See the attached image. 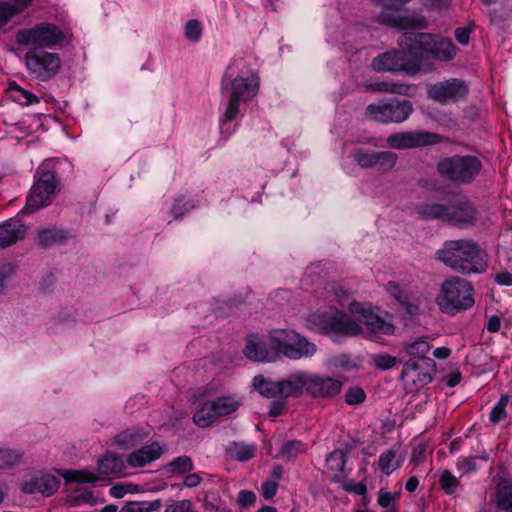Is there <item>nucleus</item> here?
Masks as SVG:
<instances>
[{"label": "nucleus", "mask_w": 512, "mask_h": 512, "mask_svg": "<svg viewBox=\"0 0 512 512\" xmlns=\"http://www.w3.org/2000/svg\"><path fill=\"white\" fill-rule=\"evenodd\" d=\"M211 401L204 402L193 414V422L200 428H207L216 422L219 417Z\"/></svg>", "instance_id": "obj_32"}, {"label": "nucleus", "mask_w": 512, "mask_h": 512, "mask_svg": "<svg viewBox=\"0 0 512 512\" xmlns=\"http://www.w3.org/2000/svg\"><path fill=\"white\" fill-rule=\"evenodd\" d=\"M202 481V477L199 473H187L184 477L182 486L185 488H195Z\"/></svg>", "instance_id": "obj_61"}, {"label": "nucleus", "mask_w": 512, "mask_h": 512, "mask_svg": "<svg viewBox=\"0 0 512 512\" xmlns=\"http://www.w3.org/2000/svg\"><path fill=\"white\" fill-rule=\"evenodd\" d=\"M342 387V382L331 378L311 374L307 371V394L313 397H333Z\"/></svg>", "instance_id": "obj_19"}, {"label": "nucleus", "mask_w": 512, "mask_h": 512, "mask_svg": "<svg viewBox=\"0 0 512 512\" xmlns=\"http://www.w3.org/2000/svg\"><path fill=\"white\" fill-rule=\"evenodd\" d=\"M366 87L371 89L372 91L378 92H388L400 95L408 94L410 90V86L403 83H394V82H371L366 84Z\"/></svg>", "instance_id": "obj_36"}, {"label": "nucleus", "mask_w": 512, "mask_h": 512, "mask_svg": "<svg viewBox=\"0 0 512 512\" xmlns=\"http://www.w3.org/2000/svg\"><path fill=\"white\" fill-rule=\"evenodd\" d=\"M149 431L141 426H132L114 437V444L120 449L129 450L142 444L148 437Z\"/></svg>", "instance_id": "obj_24"}, {"label": "nucleus", "mask_w": 512, "mask_h": 512, "mask_svg": "<svg viewBox=\"0 0 512 512\" xmlns=\"http://www.w3.org/2000/svg\"><path fill=\"white\" fill-rule=\"evenodd\" d=\"M509 400L508 395H501L498 402L493 406L489 414V420L492 424H498L506 418V406Z\"/></svg>", "instance_id": "obj_44"}, {"label": "nucleus", "mask_w": 512, "mask_h": 512, "mask_svg": "<svg viewBox=\"0 0 512 512\" xmlns=\"http://www.w3.org/2000/svg\"><path fill=\"white\" fill-rule=\"evenodd\" d=\"M24 59L29 74L41 81L52 79L61 68V59L57 53L33 49L25 54Z\"/></svg>", "instance_id": "obj_13"}, {"label": "nucleus", "mask_w": 512, "mask_h": 512, "mask_svg": "<svg viewBox=\"0 0 512 512\" xmlns=\"http://www.w3.org/2000/svg\"><path fill=\"white\" fill-rule=\"evenodd\" d=\"M413 112V105L407 99L392 97L371 103L366 108V114L373 120L383 123L400 124L406 121Z\"/></svg>", "instance_id": "obj_12"}, {"label": "nucleus", "mask_w": 512, "mask_h": 512, "mask_svg": "<svg viewBox=\"0 0 512 512\" xmlns=\"http://www.w3.org/2000/svg\"><path fill=\"white\" fill-rule=\"evenodd\" d=\"M307 325L312 331L328 336L333 341H337L340 336H356L362 331L357 321L339 310L313 313L308 317Z\"/></svg>", "instance_id": "obj_8"}, {"label": "nucleus", "mask_w": 512, "mask_h": 512, "mask_svg": "<svg viewBox=\"0 0 512 512\" xmlns=\"http://www.w3.org/2000/svg\"><path fill=\"white\" fill-rule=\"evenodd\" d=\"M378 465L381 471L388 476L400 467L401 461L396 459V452L389 449L379 456Z\"/></svg>", "instance_id": "obj_38"}, {"label": "nucleus", "mask_w": 512, "mask_h": 512, "mask_svg": "<svg viewBox=\"0 0 512 512\" xmlns=\"http://www.w3.org/2000/svg\"><path fill=\"white\" fill-rule=\"evenodd\" d=\"M400 45L412 56L438 61L452 60L458 50L449 38L413 31L402 35Z\"/></svg>", "instance_id": "obj_4"}, {"label": "nucleus", "mask_w": 512, "mask_h": 512, "mask_svg": "<svg viewBox=\"0 0 512 512\" xmlns=\"http://www.w3.org/2000/svg\"><path fill=\"white\" fill-rule=\"evenodd\" d=\"M385 290L391 297L396 299L406 314L409 316H416L419 314L420 308L417 302L412 299L409 294L400 287L398 283L389 281L385 285Z\"/></svg>", "instance_id": "obj_26"}, {"label": "nucleus", "mask_w": 512, "mask_h": 512, "mask_svg": "<svg viewBox=\"0 0 512 512\" xmlns=\"http://www.w3.org/2000/svg\"><path fill=\"white\" fill-rule=\"evenodd\" d=\"M192 208L193 206L188 200H186L185 197L176 198L171 207V214L174 216V218L177 219L183 216Z\"/></svg>", "instance_id": "obj_49"}, {"label": "nucleus", "mask_w": 512, "mask_h": 512, "mask_svg": "<svg viewBox=\"0 0 512 512\" xmlns=\"http://www.w3.org/2000/svg\"><path fill=\"white\" fill-rule=\"evenodd\" d=\"M23 452L17 449L0 448V469L11 468L21 462Z\"/></svg>", "instance_id": "obj_40"}, {"label": "nucleus", "mask_w": 512, "mask_h": 512, "mask_svg": "<svg viewBox=\"0 0 512 512\" xmlns=\"http://www.w3.org/2000/svg\"><path fill=\"white\" fill-rule=\"evenodd\" d=\"M268 345L272 349L275 359L279 356L292 360L312 357L316 345L304 336L293 330H274L268 338Z\"/></svg>", "instance_id": "obj_10"}, {"label": "nucleus", "mask_w": 512, "mask_h": 512, "mask_svg": "<svg viewBox=\"0 0 512 512\" xmlns=\"http://www.w3.org/2000/svg\"><path fill=\"white\" fill-rule=\"evenodd\" d=\"M191 500H169L167 507L164 512H191L192 511Z\"/></svg>", "instance_id": "obj_50"}, {"label": "nucleus", "mask_w": 512, "mask_h": 512, "mask_svg": "<svg viewBox=\"0 0 512 512\" xmlns=\"http://www.w3.org/2000/svg\"><path fill=\"white\" fill-rule=\"evenodd\" d=\"M7 93L14 102L23 106L38 104L40 102V98L38 96L31 91L22 88L15 81L8 83Z\"/></svg>", "instance_id": "obj_29"}, {"label": "nucleus", "mask_w": 512, "mask_h": 512, "mask_svg": "<svg viewBox=\"0 0 512 512\" xmlns=\"http://www.w3.org/2000/svg\"><path fill=\"white\" fill-rule=\"evenodd\" d=\"M494 282L501 286H512V272L505 270L496 273Z\"/></svg>", "instance_id": "obj_60"}, {"label": "nucleus", "mask_w": 512, "mask_h": 512, "mask_svg": "<svg viewBox=\"0 0 512 512\" xmlns=\"http://www.w3.org/2000/svg\"><path fill=\"white\" fill-rule=\"evenodd\" d=\"M17 14H19V9L15 8L13 5H0V29L6 25L13 16Z\"/></svg>", "instance_id": "obj_54"}, {"label": "nucleus", "mask_w": 512, "mask_h": 512, "mask_svg": "<svg viewBox=\"0 0 512 512\" xmlns=\"http://www.w3.org/2000/svg\"><path fill=\"white\" fill-rule=\"evenodd\" d=\"M342 488L348 493H354L356 495H365L367 493V487L363 482H354L352 480L342 481Z\"/></svg>", "instance_id": "obj_53"}, {"label": "nucleus", "mask_w": 512, "mask_h": 512, "mask_svg": "<svg viewBox=\"0 0 512 512\" xmlns=\"http://www.w3.org/2000/svg\"><path fill=\"white\" fill-rule=\"evenodd\" d=\"M17 270L18 266L15 262L7 259H0V294H2L8 287Z\"/></svg>", "instance_id": "obj_37"}, {"label": "nucleus", "mask_w": 512, "mask_h": 512, "mask_svg": "<svg viewBox=\"0 0 512 512\" xmlns=\"http://www.w3.org/2000/svg\"><path fill=\"white\" fill-rule=\"evenodd\" d=\"M352 158L361 168H374L381 172L393 169L398 160L397 154L392 151H375L367 148L354 149Z\"/></svg>", "instance_id": "obj_15"}, {"label": "nucleus", "mask_w": 512, "mask_h": 512, "mask_svg": "<svg viewBox=\"0 0 512 512\" xmlns=\"http://www.w3.org/2000/svg\"><path fill=\"white\" fill-rule=\"evenodd\" d=\"M140 509L142 512H154L158 511L162 506V501L160 499H156L153 501H140Z\"/></svg>", "instance_id": "obj_62"}, {"label": "nucleus", "mask_w": 512, "mask_h": 512, "mask_svg": "<svg viewBox=\"0 0 512 512\" xmlns=\"http://www.w3.org/2000/svg\"><path fill=\"white\" fill-rule=\"evenodd\" d=\"M442 137L428 131H404L391 134L387 137L389 147L397 150L413 149L439 144Z\"/></svg>", "instance_id": "obj_14"}, {"label": "nucleus", "mask_w": 512, "mask_h": 512, "mask_svg": "<svg viewBox=\"0 0 512 512\" xmlns=\"http://www.w3.org/2000/svg\"><path fill=\"white\" fill-rule=\"evenodd\" d=\"M436 256L447 267L465 276L482 274L488 268V254L468 238L444 241Z\"/></svg>", "instance_id": "obj_3"}, {"label": "nucleus", "mask_w": 512, "mask_h": 512, "mask_svg": "<svg viewBox=\"0 0 512 512\" xmlns=\"http://www.w3.org/2000/svg\"><path fill=\"white\" fill-rule=\"evenodd\" d=\"M394 499V495L387 490L381 489L378 494V504L383 508H388Z\"/></svg>", "instance_id": "obj_63"}, {"label": "nucleus", "mask_w": 512, "mask_h": 512, "mask_svg": "<svg viewBox=\"0 0 512 512\" xmlns=\"http://www.w3.org/2000/svg\"><path fill=\"white\" fill-rule=\"evenodd\" d=\"M60 481L51 474L36 476L22 484V491L26 494L41 493L48 497L54 494L59 488Z\"/></svg>", "instance_id": "obj_22"}, {"label": "nucleus", "mask_w": 512, "mask_h": 512, "mask_svg": "<svg viewBox=\"0 0 512 512\" xmlns=\"http://www.w3.org/2000/svg\"><path fill=\"white\" fill-rule=\"evenodd\" d=\"M373 366L381 371L389 370L398 362L395 356L387 353H377L371 356Z\"/></svg>", "instance_id": "obj_45"}, {"label": "nucleus", "mask_w": 512, "mask_h": 512, "mask_svg": "<svg viewBox=\"0 0 512 512\" xmlns=\"http://www.w3.org/2000/svg\"><path fill=\"white\" fill-rule=\"evenodd\" d=\"M163 449L158 442L142 446L129 454L127 463L131 467H143L161 457Z\"/></svg>", "instance_id": "obj_25"}, {"label": "nucleus", "mask_w": 512, "mask_h": 512, "mask_svg": "<svg viewBox=\"0 0 512 512\" xmlns=\"http://www.w3.org/2000/svg\"><path fill=\"white\" fill-rule=\"evenodd\" d=\"M27 226L18 217H12L0 223V248H6L23 240Z\"/></svg>", "instance_id": "obj_21"}, {"label": "nucleus", "mask_w": 512, "mask_h": 512, "mask_svg": "<svg viewBox=\"0 0 512 512\" xmlns=\"http://www.w3.org/2000/svg\"><path fill=\"white\" fill-rule=\"evenodd\" d=\"M243 353L252 361L271 362L275 360L272 349L268 344L266 345L262 342H256L252 339H248L246 341Z\"/></svg>", "instance_id": "obj_28"}, {"label": "nucleus", "mask_w": 512, "mask_h": 512, "mask_svg": "<svg viewBox=\"0 0 512 512\" xmlns=\"http://www.w3.org/2000/svg\"><path fill=\"white\" fill-rule=\"evenodd\" d=\"M474 288L466 279L452 276L443 281L436 302L443 313L455 315L470 309L474 303Z\"/></svg>", "instance_id": "obj_9"}, {"label": "nucleus", "mask_w": 512, "mask_h": 512, "mask_svg": "<svg viewBox=\"0 0 512 512\" xmlns=\"http://www.w3.org/2000/svg\"><path fill=\"white\" fill-rule=\"evenodd\" d=\"M59 161L45 160L34 173L33 185L27 196V207L39 210L49 206L60 190Z\"/></svg>", "instance_id": "obj_5"}, {"label": "nucleus", "mask_w": 512, "mask_h": 512, "mask_svg": "<svg viewBox=\"0 0 512 512\" xmlns=\"http://www.w3.org/2000/svg\"><path fill=\"white\" fill-rule=\"evenodd\" d=\"M366 398L365 391L358 386L350 387L345 394V402L348 405H359Z\"/></svg>", "instance_id": "obj_47"}, {"label": "nucleus", "mask_w": 512, "mask_h": 512, "mask_svg": "<svg viewBox=\"0 0 512 512\" xmlns=\"http://www.w3.org/2000/svg\"><path fill=\"white\" fill-rule=\"evenodd\" d=\"M252 387L265 398H299L307 393V371L300 370L279 380L259 374L253 377Z\"/></svg>", "instance_id": "obj_7"}, {"label": "nucleus", "mask_w": 512, "mask_h": 512, "mask_svg": "<svg viewBox=\"0 0 512 512\" xmlns=\"http://www.w3.org/2000/svg\"><path fill=\"white\" fill-rule=\"evenodd\" d=\"M501 327V319L498 315H492L489 317L486 329L490 333H496L500 330Z\"/></svg>", "instance_id": "obj_64"}, {"label": "nucleus", "mask_w": 512, "mask_h": 512, "mask_svg": "<svg viewBox=\"0 0 512 512\" xmlns=\"http://www.w3.org/2000/svg\"><path fill=\"white\" fill-rule=\"evenodd\" d=\"M67 33L51 22H40L16 32V43L36 49L63 47L67 43Z\"/></svg>", "instance_id": "obj_11"}, {"label": "nucleus", "mask_w": 512, "mask_h": 512, "mask_svg": "<svg viewBox=\"0 0 512 512\" xmlns=\"http://www.w3.org/2000/svg\"><path fill=\"white\" fill-rule=\"evenodd\" d=\"M402 349L409 356L408 360H413L414 362L433 359L429 357L431 345L424 336L412 341L403 342Z\"/></svg>", "instance_id": "obj_27"}, {"label": "nucleus", "mask_w": 512, "mask_h": 512, "mask_svg": "<svg viewBox=\"0 0 512 512\" xmlns=\"http://www.w3.org/2000/svg\"><path fill=\"white\" fill-rule=\"evenodd\" d=\"M482 169V161L472 154L445 156L436 163V171L440 177L458 186L474 183Z\"/></svg>", "instance_id": "obj_6"}, {"label": "nucleus", "mask_w": 512, "mask_h": 512, "mask_svg": "<svg viewBox=\"0 0 512 512\" xmlns=\"http://www.w3.org/2000/svg\"><path fill=\"white\" fill-rule=\"evenodd\" d=\"M378 6L382 7L381 12L377 16V22L391 27H400L402 18L400 10L412 0H371Z\"/></svg>", "instance_id": "obj_20"}, {"label": "nucleus", "mask_w": 512, "mask_h": 512, "mask_svg": "<svg viewBox=\"0 0 512 512\" xmlns=\"http://www.w3.org/2000/svg\"><path fill=\"white\" fill-rule=\"evenodd\" d=\"M273 401L269 404V416L270 417H279L281 416L286 408V399L281 398H272Z\"/></svg>", "instance_id": "obj_56"}, {"label": "nucleus", "mask_w": 512, "mask_h": 512, "mask_svg": "<svg viewBox=\"0 0 512 512\" xmlns=\"http://www.w3.org/2000/svg\"><path fill=\"white\" fill-rule=\"evenodd\" d=\"M327 465L330 470H334L337 472L332 477V481L335 483H340L341 479L345 477V465L347 462V455L346 452L340 449H336L332 451L327 459H326Z\"/></svg>", "instance_id": "obj_33"}, {"label": "nucleus", "mask_w": 512, "mask_h": 512, "mask_svg": "<svg viewBox=\"0 0 512 512\" xmlns=\"http://www.w3.org/2000/svg\"><path fill=\"white\" fill-rule=\"evenodd\" d=\"M194 469V463L190 456L182 455L172 459L164 466V470L169 474H187Z\"/></svg>", "instance_id": "obj_35"}, {"label": "nucleus", "mask_w": 512, "mask_h": 512, "mask_svg": "<svg viewBox=\"0 0 512 512\" xmlns=\"http://www.w3.org/2000/svg\"><path fill=\"white\" fill-rule=\"evenodd\" d=\"M203 34V26L197 19L188 20L184 25V36L192 42L197 43L201 40Z\"/></svg>", "instance_id": "obj_43"}, {"label": "nucleus", "mask_w": 512, "mask_h": 512, "mask_svg": "<svg viewBox=\"0 0 512 512\" xmlns=\"http://www.w3.org/2000/svg\"><path fill=\"white\" fill-rule=\"evenodd\" d=\"M125 467L122 457L107 453L98 461V472L103 475H120Z\"/></svg>", "instance_id": "obj_30"}, {"label": "nucleus", "mask_w": 512, "mask_h": 512, "mask_svg": "<svg viewBox=\"0 0 512 512\" xmlns=\"http://www.w3.org/2000/svg\"><path fill=\"white\" fill-rule=\"evenodd\" d=\"M68 239V233L62 229H44L38 234V244L46 249Z\"/></svg>", "instance_id": "obj_34"}, {"label": "nucleus", "mask_w": 512, "mask_h": 512, "mask_svg": "<svg viewBox=\"0 0 512 512\" xmlns=\"http://www.w3.org/2000/svg\"><path fill=\"white\" fill-rule=\"evenodd\" d=\"M350 310L353 313H358L362 316L364 324L372 333H380L385 335L393 333L394 326L392 324L387 323L379 316L373 314L370 310L363 308L359 303H352L350 305Z\"/></svg>", "instance_id": "obj_23"}, {"label": "nucleus", "mask_w": 512, "mask_h": 512, "mask_svg": "<svg viewBox=\"0 0 512 512\" xmlns=\"http://www.w3.org/2000/svg\"><path fill=\"white\" fill-rule=\"evenodd\" d=\"M277 489H278V483L276 481L269 480V481L262 483L261 494L266 500H269V499H272L276 495Z\"/></svg>", "instance_id": "obj_59"}, {"label": "nucleus", "mask_w": 512, "mask_h": 512, "mask_svg": "<svg viewBox=\"0 0 512 512\" xmlns=\"http://www.w3.org/2000/svg\"><path fill=\"white\" fill-rule=\"evenodd\" d=\"M255 445L236 444L235 445V458L238 461L245 462L252 459L255 455Z\"/></svg>", "instance_id": "obj_48"}, {"label": "nucleus", "mask_w": 512, "mask_h": 512, "mask_svg": "<svg viewBox=\"0 0 512 512\" xmlns=\"http://www.w3.org/2000/svg\"><path fill=\"white\" fill-rule=\"evenodd\" d=\"M259 87L257 71L249 68L244 59H235L230 63L221 82L224 113L220 117L219 129L225 140L235 131L231 122L239 115L241 104L252 100L258 94Z\"/></svg>", "instance_id": "obj_1"}, {"label": "nucleus", "mask_w": 512, "mask_h": 512, "mask_svg": "<svg viewBox=\"0 0 512 512\" xmlns=\"http://www.w3.org/2000/svg\"><path fill=\"white\" fill-rule=\"evenodd\" d=\"M473 31V26L458 27L455 29L454 36L457 42L463 46L467 45L470 40V35Z\"/></svg>", "instance_id": "obj_57"}, {"label": "nucleus", "mask_w": 512, "mask_h": 512, "mask_svg": "<svg viewBox=\"0 0 512 512\" xmlns=\"http://www.w3.org/2000/svg\"><path fill=\"white\" fill-rule=\"evenodd\" d=\"M497 506L512 512V483H500L497 487Z\"/></svg>", "instance_id": "obj_39"}, {"label": "nucleus", "mask_w": 512, "mask_h": 512, "mask_svg": "<svg viewBox=\"0 0 512 512\" xmlns=\"http://www.w3.org/2000/svg\"><path fill=\"white\" fill-rule=\"evenodd\" d=\"M211 403L218 417L221 418L234 413L242 405V399L231 395L220 396L211 400Z\"/></svg>", "instance_id": "obj_31"}, {"label": "nucleus", "mask_w": 512, "mask_h": 512, "mask_svg": "<svg viewBox=\"0 0 512 512\" xmlns=\"http://www.w3.org/2000/svg\"><path fill=\"white\" fill-rule=\"evenodd\" d=\"M63 478L66 482H77V483H95L97 477L90 472H83L78 470H67L63 474Z\"/></svg>", "instance_id": "obj_46"}, {"label": "nucleus", "mask_w": 512, "mask_h": 512, "mask_svg": "<svg viewBox=\"0 0 512 512\" xmlns=\"http://www.w3.org/2000/svg\"><path fill=\"white\" fill-rule=\"evenodd\" d=\"M469 92L466 82L458 78H450L428 86V97L440 104L457 102Z\"/></svg>", "instance_id": "obj_16"}, {"label": "nucleus", "mask_w": 512, "mask_h": 512, "mask_svg": "<svg viewBox=\"0 0 512 512\" xmlns=\"http://www.w3.org/2000/svg\"><path fill=\"white\" fill-rule=\"evenodd\" d=\"M306 451V444H304L300 440H289L286 441L281 449L280 456L287 459L292 460L295 459L299 454Z\"/></svg>", "instance_id": "obj_41"}, {"label": "nucleus", "mask_w": 512, "mask_h": 512, "mask_svg": "<svg viewBox=\"0 0 512 512\" xmlns=\"http://www.w3.org/2000/svg\"><path fill=\"white\" fill-rule=\"evenodd\" d=\"M477 460V457L459 458L457 461V467L464 473L474 472L477 469Z\"/></svg>", "instance_id": "obj_58"}, {"label": "nucleus", "mask_w": 512, "mask_h": 512, "mask_svg": "<svg viewBox=\"0 0 512 512\" xmlns=\"http://www.w3.org/2000/svg\"><path fill=\"white\" fill-rule=\"evenodd\" d=\"M256 494L250 490H241L238 493L236 503L242 508H249L256 502Z\"/></svg>", "instance_id": "obj_52"}, {"label": "nucleus", "mask_w": 512, "mask_h": 512, "mask_svg": "<svg viewBox=\"0 0 512 512\" xmlns=\"http://www.w3.org/2000/svg\"><path fill=\"white\" fill-rule=\"evenodd\" d=\"M439 484L447 495H454L460 487V481L450 470H444L439 477Z\"/></svg>", "instance_id": "obj_42"}, {"label": "nucleus", "mask_w": 512, "mask_h": 512, "mask_svg": "<svg viewBox=\"0 0 512 512\" xmlns=\"http://www.w3.org/2000/svg\"><path fill=\"white\" fill-rule=\"evenodd\" d=\"M371 68L375 72L412 71L420 69L419 64L409 61L407 54L403 51L391 50L383 52L373 58Z\"/></svg>", "instance_id": "obj_18"}, {"label": "nucleus", "mask_w": 512, "mask_h": 512, "mask_svg": "<svg viewBox=\"0 0 512 512\" xmlns=\"http://www.w3.org/2000/svg\"><path fill=\"white\" fill-rule=\"evenodd\" d=\"M332 365L336 368L344 370H353L357 368V364L348 354H340L332 358Z\"/></svg>", "instance_id": "obj_51"}, {"label": "nucleus", "mask_w": 512, "mask_h": 512, "mask_svg": "<svg viewBox=\"0 0 512 512\" xmlns=\"http://www.w3.org/2000/svg\"><path fill=\"white\" fill-rule=\"evenodd\" d=\"M419 218L425 221H440L460 230L478 227L481 212L477 204L466 195L452 197L447 203L429 202L416 207Z\"/></svg>", "instance_id": "obj_2"}, {"label": "nucleus", "mask_w": 512, "mask_h": 512, "mask_svg": "<svg viewBox=\"0 0 512 512\" xmlns=\"http://www.w3.org/2000/svg\"><path fill=\"white\" fill-rule=\"evenodd\" d=\"M421 2L430 11L448 10L451 7V0H421Z\"/></svg>", "instance_id": "obj_55"}, {"label": "nucleus", "mask_w": 512, "mask_h": 512, "mask_svg": "<svg viewBox=\"0 0 512 512\" xmlns=\"http://www.w3.org/2000/svg\"><path fill=\"white\" fill-rule=\"evenodd\" d=\"M435 372L436 363L434 359L416 362L407 360L403 364L401 379L406 384H410L415 389H419L432 382Z\"/></svg>", "instance_id": "obj_17"}]
</instances>
